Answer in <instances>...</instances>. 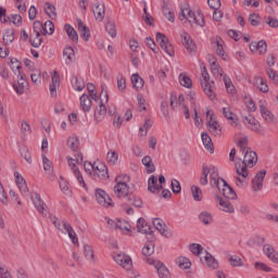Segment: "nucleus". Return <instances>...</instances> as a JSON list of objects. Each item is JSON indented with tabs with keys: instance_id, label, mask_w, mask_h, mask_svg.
<instances>
[{
	"instance_id": "nucleus-1",
	"label": "nucleus",
	"mask_w": 278,
	"mask_h": 278,
	"mask_svg": "<svg viewBox=\"0 0 278 278\" xmlns=\"http://www.w3.org/2000/svg\"><path fill=\"white\" fill-rule=\"evenodd\" d=\"M243 155L242 163L235 165L237 175L239 176L236 178V186H238V188H244L247 186L249 168H253V166L257 164V153L251 148H248Z\"/></svg>"
},
{
	"instance_id": "nucleus-2",
	"label": "nucleus",
	"mask_w": 278,
	"mask_h": 278,
	"mask_svg": "<svg viewBox=\"0 0 278 278\" xmlns=\"http://www.w3.org/2000/svg\"><path fill=\"white\" fill-rule=\"evenodd\" d=\"M180 21H188L190 25H198L199 27H205V17L201 10L198 11V14L192 12V9L188 4L181 7V13L179 14Z\"/></svg>"
},
{
	"instance_id": "nucleus-3",
	"label": "nucleus",
	"mask_w": 278,
	"mask_h": 278,
	"mask_svg": "<svg viewBox=\"0 0 278 278\" xmlns=\"http://www.w3.org/2000/svg\"><path fill=\"white\" fill-rule=\"evenodd\" d=\"M212 188H217L218 192L225 197V199L233 200L236 199V191L231 188L225 179L219 178L216 172L212 175Z\"/></svg>"
},
{
	"instance_id": "nucleus-4",
	"label": "nucleus",
	"mask_w": 278,
	"mask_h": 278,
	"mask_svg": "<svg viewBox=\"0 0 278 278\" xmlns=\"http://www.w3.org/2000/svg\"><path fill=\"white\" fill-rule=\"evenodd\" d=\"M49 220L52 223V225H54L56 229H59V231H61V233H67L73 244H77L79 242V240L77 239V233H75V230H73V227L68 222H60L58 217L53 215H49Z\"/></svg>"
},
{
	"instance_id": "nucleus-5",
	"label": "nucleus",
	"mask_w": 278,
	"mask_h": 278,
	"mask_svg": "<svg viewBox=\"0 0 278 278\" xmlns=\"http://www.w3.org/2000/svg\"><path fill=\"white\" fill-rule=\"evenodd\" d=\"M116 185L114 187V194L118 199H125V197H129V186H127V181H129V177L127 175L117 176L115 178Z\"/></svg>"
},
{
	"instance_id": "nucleus-6",
	"label": "nucleus",
	"mask_w": 278,
	"mask_h": 278,
	"mask_svg": "<svg viewBox=\"0 0 278 278\" xmlns=\"http://www.w3.org/2000/svg\"><path fill=\"white\" fill-rule=\"evenodd\" d=\"M201 75L203 78L201 80V86L204 90V93L206 94V97H208L211 101H214V99H216V93H214V88L212 86V84L214 83H210V73H207V68L203 67Z\"/></svg>"
},
{
	"instance_id": "nucleus-7",
	"label": "nucleus",
	"mask_w": 278,
	"mask_h": 278,
	"mask_svg": "<svg viewBox=\"0 0 278 278\" xmlns=\"http://www.w3.org/2000/svg\"><path fill=\"white\" fill-rule=\"evenodd\" d=\"M113 260L121 266V268H124V270H134V261H131V256L119 252L113 254Z\"/></svg>"
},
{
	"instance_id": "nucleus-8",
	"label": "nucleus",
	"mask_w": 278,
	"mask_h": 278,
	"mask_svg": "<svg viewBox=\"0 0 278 278\" xmlns=\"http://www.w3.org/2000/svg\"><path fill=\"white\" fill-rule=\"evenodd\" d=\"M92 179H102L105 181L106 179H110V173L108 172V166L105 163L101 161H96L93 163V174H92Z\"/></svg>"
},
{
	"instance_id": "nucleus-9",
	"label": "nucleus",
	"mask_w": 278,
	"mask_h": 278,
	"mask_svg": "<svg viewBox=\"0 0 278 278\" xmlns=\"http://www.w3.org/2000/svg\"><path fill=\"white\" fill-rule=\"evenodd\" d=\"M156 40L160 43V47L167 55H169V58H173L175 55V49L173 48V43L168 41V38L164 34L157 33Z\"/></svg>"
},
{
	"instance_id": "nucleus-10",
	"label": "nucleus",
	"mask_w": 278,
	"mask_h": 278,
	"mask_svg": "<svg viewBox=\"0 0 278 278\" xmlns=\"http://www.w3.org/2000/svg\"><path fill=\"white\" fill-rule=\"evenodd\" d=\"M214 173H216V175L218 177V168H216L215 166L203 165L202 174L200 177L201 186H207V176L208 175H210V185L212 186V175H214Z\"/></svg>"
},
{
	"instance_id": "nucleus-11",
	"label": "nucleus",
	"mask_w": 278,
	"mask_h": 278,
	"mask_svg": "<svg viewBox=\"0 0 278 278\" xmlns=\"http://www.w3.org/2000/svg\"><path fill=\"white\" fill-rule=\"evenodd\" d=\"M31 201H33L36 210H38L39 213H41L43 217L49 216V210L47 208V204L45 203V201H42V198H40V193L34 192L31 194Z\"/></svg>"
},
{
	"instance_id": "nucleus-12",
	"label": "nucleus",
	"mask_w": 278,
	"mask_h": 278,
	"mask_svg": "<svg viewBox=\"0 0 278 278\" xmlns=\"http://www.w3.org/2000/svg\"><path fill=\"white\" fill-rule=\"evenodd\" d=\"M96 199L102 207H112V198L103 189H96Z\"/></svg>"
},
{
	"instance_id": "nucleus-13",
	"label": "nucleus",
	"mask_w": 278,
	"mask_h": 278,
	"mask_svg": "<svg viewBox=\"0 0 278 278\" xmlns=\"http://www.w3.org/2000/svg\"><path fill=\"white\" fill-rule=\"evenodd\" d=\"M266 177V169H261L255 177L252 179V190L260 192L264 188V179Z\"/></svg>"
},
{
	"instance_id": "nucleus-14",
	"label": "nucleus",
	"mask_w": 278,
	"mask_h": 278,
	"mask_svg": "<svg viewBox=\"0 0 278 278\" xmlns=\"http://www.w3.org/2000/svg\"><path fill=\"white\" fill-rule=\"evenodd\" d=\"M207 129L212 136H215V138H220V136H223V128L220 127V124L214 119V115H211V119L207 122Z\"/></svg>"
},
{
	"instance_id": "nucleus-15",
	"label": "nucleus",
	"mask_w": 278,
	"mask_h": 278,
	"mask_svg": "<svg viewBox=\"0 0 278 278\" xmlns=\"http://www.w3.org/2000/svg\"><path fill=\"white\" fill-rule=\"evenodd\" d=\"M181 40L185 49H187L190 55H192V53H197V43H194L192 37H190L188 33L181 34Z\"/></svg>"
},
{
	"instance_id": "nucleus-16",
	"label": "nucleus",
	"mask_w": 278,
	"mask_h": 278,
	"mask_svg": "<svg viewBox=\"0 0 278 278\" xmlns=\"http://www.w3.org/2000/svg\"><path fill=\"white\" fill-rule=\"evenodd\" d=\"M137 229L139 233H146V236H150L151 240H155V237L152 235L151 226L147 223V220L140 217L137 222Z\"/></svg>"
},
{
	"instance_id": "nucleus-17",
	"label": "nucleus",
	"mask_w": 278,
	"mask_h": 278,
	"mask_svg": "<svg viewBox=\"0 0 278 278\" xmlns=\"http://www.w3.org/2000/svg\"><path fill=\"white\" fill-rule=\"evenodd\" d=\"M28 85L29 83H27V79L25 78V74H23V72H18L17 85H13L15 92L17 94H23V92H25V88H27Z\"/></svg>"
},
{
	"instance_id": "nucleus-18",
	"label": "nucleus",
	"mask_w": 278,
	"mask_h": 278,
	"mask_svg": "<svg viewBox=\"0 0 278 278\" xmlns=\"http://www.w3.org/2000/svg\"><path fill=\"white\" fill-rule=\"evenodd\" d=\"M68 166L72 168L78 184L83 186V188H86V181L84 180V176L81 175V172L77 168L75 165V160L71 156H67Z\"/></svg>"
},
{
	"instance_id": "nucleus-19",
	"label": "nucleus",
	"mask_w": 278,
	"mask_h": 278,
	"mask_svg": "<svg viewBox=\"0 0 278 278\" xmlns=\"http://www.w3.org/2000/svg\"><path fill=\"white\" fill-rule=\"evenodd\" d=\"M58 88H60V75L56 71L51 74L50 94L51 97H58Z\"/></svg>"
},
{
	"instance_id": "nucleus-20",
	"label": "nucleus",
	"mask_w": 278,
	"mask_h": 278,
	"mask_svg": "<svg viewBox=\"0 0 278 278\" xmlns=\"http://www.w3.org/2000/svg\"><path fill=\"white\" fill-rule=\"evenodd\" d=\"M14 178H15V184H16L18 190L23 194H27V192H29V189L27 188V181H25V178H23V175H21V173H18V172H15Z\"/></svg>"
},
{
	"instance_id": "nucleus-21",
	"label": "nucleus",
	"mask_w": 278,
	"mask_h": 278,
	"mask_svg": "<svg viewBox=\"0 0 278 278\" xmlns=\"http://www.w3.org/2000/svg\"><path fill=\"white\" fill-rule=\"evenodd\" d=\"M164 187L162 185L157 184V176L152 175L148 179V190L149 192H152L153 194H157L160 190H162Z\"/></svg>"
},
{
	"instance_id": "nucleus-22",
	"label": "nucleus",
	"mask_w": 278,
	"mask_h": 278,
	"mask_svg": "<svg viewBox=\"0 0 278 278\" xmlns=\"http://www.w3.org/2000/svg\"><path fill=\"white\" fill-rule=\"evenodd\" d=\"M108 114V108L103 102H100L99 106L94 111V121L96 123H102L105 119Z\"/></svg>"
},
{
	"instance_id": "nucleus-23",
	"label": "nucleus",
	"mask_w": 278,
	"mask_h": 278,
	"mask_svg": "<svg viewBox=\"0 0 278 278\" xmlns=\"http://www.w3.org/2000/svg\"><path fill=\"white\" fill-rule=\"evenodd\" d=\"M202 264H205L208 268H212L213 270H216L218 268V261L212 256V254L207 253L204 256L200 257Z\"/></svg>"
},
{
	"instance_id": "nucleus-24",
	"label": "nucleus",
	"mask_w": 278,
	"mask_h": 278,
	"mask_svg": "<svg viewBox=\"0 0 278 278\" xmlns=\"http://www.w3.org/2000/svg\"><path fill=\"white\" fill-rule=\"evenodd\" d=\"M76 23L81 38L85 42H88L90 40V28H88L80 18H77Z\"/></svg>"
},
{
	"instance_id": "nucleus-25",
	"label": "nucleus",
	"mask_w": 278,
	"mask_h": 278,
	"mask_svg": "<svg viewBox=\"0 0 278 278\" xmlns=\"http://www.w3.org/2000/svg\"><path fill=\"white\" fill-rule=\"evenodd\" d=\"M153 225L155 229L161 233V236H164L165 238H170V235L166 231V223H164V219L162 218H154Z\"/></svg>"
},
{
	"instance_id": "nucleus-26",
	"label": "nucleus",
	"mask_w": 278,
	"mask_h": 278,
	"mask_svg": "<svg viewBox=\"0 0 278 278\" xmlns=\"http://www.w3.org/2000/svg\"><path fill=\"white\" fill-rule=\"evenodd\" d=\"M263 252L268 257V260H271L274 264H278V252L275 253V248L270 244H265L263 247Z\"/></svg>"
},
{
	"instance_id": "nucleus-27",
	"label": "nucleus",
	"mask_w": 278,
	"mask_h": 278,
	"mask_svg": "<svg viewBox=\"0 0 278 278\" xmlns=\"http://www.w3.org/2000/svg\"><path fill=\"white\" fill-rule=\"evenodd\" d=\"M217 201L223 212H227L228 214H233L236 212L233 204H231L229 200H223L220 197H217Z\"/></svg>"
},
{
	"instance_id": "nucleus-28",
	"label": "nucleus",
	"mask_w": 278,
	"mask_h": 278,
	"mask_svg": "<svg viewBox=\"0 0 278 278\" xmlns=\"http://www.w3.org/2000/svg\"><path fill=\"white\" fill-rule=\"evenodd\" d=\"M253 86L257 88L261 92H268V84L264 81V78L262 76H255L253 79Z\"/></svg>"
},
{
	"instance_id": "nucleus-29",
	"label": "nucleus",
	"mask_w": 278,
	"mask_h": 278,
	"mask_svg": "<svg viewBox=\"0 0 278 278\" xmlns=\"http://www.w3.org/2000/svg\"><path fill=\"white\" fill-rule=\"evenodd\" d=\"M33 34H35V36H40L42 34V36H47V34H49V31H47V28H45V25H42V23H40V21H35L33 24Z\"/></svg>"
},
{
	"instance_id": "nucleus-30",
	"label": "nucleus",
	"mask_w": 278,
	"mask_h": 278,
	"mask_svg": "<svg viewBox=\"0 0 278 278\" xmlns=\"http://www.w3.org/2000/svg\"><path fill=\"white\" fill-rule=\"evenodd\" d=\"M201 138L205 150L214 153V143L212 142V137H210L207 132H202Z\"/></svg>"
},
{
	"instance_id": "nucleus-31",
	"label": "nucleus",
	"mask_w": 278,
	"mask_h": 278,
	"mask_svg": "<svg viewBox=\"0 0 278 278\" xmlns=\"http://www.w3.org/2000/svg\"><path fill=\"white\" fill-rule=\"evenodd\" d=\"M45 11L48 14L49 18H51L52 21H54V18H58V9L52 3L46 2Z\"/></svg>"
},
{
	"instance_id": "nucleus-32",
	"label": "nucleus",
	"mask_w": 278,
	"mask_h": 278,
	"mask_svg": "<svg viewBox=\"0 0 278 278\" xmlns=\"http://www.w3.org/2000/svg\"><path fill=\"white\" fill-rule=\"evenodd\" d=\"M244 125H248L249 129L252 131H260V123L255 121V117H244L243 118Z\"/></svg>"
},
{
	"instance_id": "nucleus-33",
	"label": "nucleus",
	"mask_w": 278,
	"mask_h": 278,
	"mask_svg": "<svg viewBox=\"0 0 278 278\" xmlns=\"http://www.w3.org/2000/svg\"><path fill=\"white\" fill-rule=\"evenodd\" d=\"M260 112L264 121H267L268 123H273L275 121V115L266 108L264 104L260 105Z\"/></svg>"
},
{
	"instance_id": "nucleus-34",
	"label": "nucleus",
	"mask_w": 278,
	"mask_h": 278,
	"mask_svg": "<svg viewBox=\"0 0 278 278\" xmlns=\"http://www.w3.org/2000/svg\"><path fill=\"white\" fill-rule=\"evenodd\" d=\"M228 263L233 268H242V266H244V262L238 255H230V256H228Z\"/></svg>"
},
{
	"instance_id": "nucleus-35",
	"label": "nucleus",
	"mask_w": 278,
	"mask_h": 278,
	"mask_svg": "<svg viewBox=\"0 0 278 278\" xmlns=\"http://www.w3.org/2000/svg\"><path fill=\"white\" fill-rule=\"evenodd\" d=\"M190 103L194 112V117H193L194 125L195 127H201V125H203V119L201 118V116H199V112L197 111V103H194V98L191 97Z\"/></svg>"
},
{
	"instance_id": "nucleus-36",
	"label": "nucleus",
	"mask_w": 278,
	"mask_h": 278,
	"mask_svg": "<svg viewBox=\"0 0 278 278\" xmlns=\"http://www.w3.org/2000/svg\"><path fill=\"white\" fill-rule=\"evenodd\" d=\"M80 108L85 112H89L92 108V101H90V97L88 94H83L80 97Z\"/></svg>"
},
{
	"instance_id": "nucleus-37",
	"label": "nucleus",
	"mask_w": 278,
	"mask_h": 278,
	"mask_svg": "<svg viewBox=\"0 0 278 278\" xmlns=\"http://www.w3.org/2000/svg\"><path fill=\"white\" fill-rule=\"evenodd\" d=\"M141 162L143 166H146L147 173H155V165L153 164V159H151V156H144Z\"/></svg>"
},
{
	"instance_id": "nucleus-38",
	"label": "nucleus",
	"mask_w": 278,
	"mask_h": 278,
	"mask_svg": "<svg viewBox=\"0 0 278 278\" xmlns=\"http://www.w3.org/2000/svg\"><path fill=\"white\" fill-rule=\"evenodd\" d=\"M199 218L204 225H212L214 223V215L207 211L200 213Z\"/></svg>"
},
{
	"instance_id": "nucleus-39",
	"label": "nucleus",
	"mask_w": 278,
	"mask_h": 278,
	"mask_svg": "<svg viewBox=\"0 0 278 278\" xmlns=\"http://www.w3.org/2000/svg\"><path fill=\"white\" fill-rule=\"evenodd\" d=\"M131 81H132V86H134V88H136V90H142V88H144V79H142V77H140V75L132 74Z\"/></svg>"
},
{
	"instance_id": "nucleus-40",
	"label": "nucleus",
	"mask_w": 278,
	"mask_h": 278,
	"mask_svg": "<svg viewBox=\"0 0 278 278\" xmlns=\"http://www.w3.org/2000/svg\"><path fill=\"white\" fill-rule=\"evenodd\" d=\"M220 41V38L216 39V41L214 42V49L217 55L222 58V60H227V53H225V49L223 48V43Z\"/></svg>"
},
{
	"instance_id": "nucleus-41",
	"label": "nucleus",
	"mask_w": 278,
	"mask_h": 278,
	"mask_svg": "<svg viewBox=\"0 0 278 278\" xmlns=\"http://www.w3.org/2000/svg\"><path fill=\"white\" fill-rule=\"evenodd\" d=\"M93 15L96 16L97 21H103V18H105V7L97 4L93 8Z\"/></svg>"
},
{
	"instance_id": "nucleus-42",
	"label": "nucleus",
	"mask_w": 278,
	"mask_h": 278,
	"mask_svg": "<svg viewBox=\"0 0 278 278\" xmlns=\"http://www.w3.org/2000/svg\"><path fill=\"white\" fill-rule=\"evenodd\" d=\"M155 268L160 278H170V271H168L164 264L157 263Z\"/></svg>"
},
{
	"instance_id": "nucleus-43",
	"label": "nucleus",
	"mask_w": 278,
	"mask_h": 278,
	"mask_svg": "<svg viewBox=\"0 0 278 278\" xmlns=\"http://www.w3.org/2000/svg\"><path fill=\"white\" fill-rule=\"evenodd\" d=\"M63 55L66 58V64H73L75 62V50L72 47H67L63 50Z\"/></svg>"
},
{
	"instance_id": "nucleus-44",
	"label": "nucleus",
	"mask_w": 278,
	"mask_h": 278,
	"mask_svg": "<svg viewBox=\"0 0 278 278\" xmlns=\"http://www.w3.org/2000/svg\"><path fill=\"white\" fill-rule=\"evenodd\" d=\"M84 255L88 262H96L94 250L89 244L84 245Z\"/></svg>"
},
{
	"instance_id": "nucleus-45",
	"label": "nucleus",
	"mask_w": 278,
	"mask_h": 278,
	"mask_svg": "<svg viewBox=\"0 0 278 278\" xmlns=\"http://www.w3.org/2000/svg\"><path fill=\"white\" fill-rule=\"evenodd\" d=\"M116 229H119L122 233H127L131 231V225H129L125 219H117Z\"/></svg>"
},
{
	"instance_id": "nucleus-46",
	"label": "nucleus",
	"mask_w": 278,
	"mask_h": 278,
	"mask_svg": "<svg viewBox=\"0 0 278 278\" xmlns=\"http://www.w3.org/2000/svg\"><path fill=\"white\" fill-rule=\"evenodd\" d=\"M65 31H66L70 40H73V42H77V40H79V35H77V30H75V28H73V26L66 24Z\"/></svg>"
},
{
	"instance_id": "nucleus-47",
	"label": "nucleus",
	"mask_w": 278,
	"mask_h": 278,
	"mask_svg": "<svg viewBox=\"0 0 278 278\" xmlns=\"http://www.w3.org/2000/svg\"><path fill=\"white\" fill-rule=\"evenodd\" d=\"M67 146L72 151L77 152L79 150V138L77 136H72L67 139Z\"/></svg>"
},
{
	"instance_id": "nucleus-48",
	"label": "nucleus",
	"mask_w": 278,
	"mask_h": 278,
	"mask_svg": "<svg viewBox=\"0 0 278 278\" xmlns=\"http://www.w3.org/2000/svg\"><path fill=\"white\" fill-rule=\"evenodd\" d=\"M106 162L110 166H115L116 162H118V153L116 151L110 150L106 154Z\"/></svg>"
},
{
	"instance_id": "nucleus-49",
	"label": "nucleus",
	"mask_w": 278,
	"mask_h": 278,
	"mask_svg": "<svg viewBox=\"0 0 278 278\" xmlns=\"http://www.w3.org/2000/svg\"><path fill=\"white\" fill-rule=\"evenodd\" d=\"M177 262H178L179 268H181L182 270H188V268L192 266V262H190L189 258L185 256H179Z\"/></svg>"
},
{
	"instance_id": "nucleus-50",
	"label": "nucleus",
	"mask_w": 278,
	"mask_h": 278,
	"mask_svg": "<svg viewBox=\"0 0 278 278\" xmlns=\"http://www.w3.org/2000/svg\"><path fill=\"white\" fill-rule=\"evenodd\" d=\"M13 40H14V29L9 28L3 34V42L4 45H12Z\"/></svg>"
},
{
	"instance_id": "nucleus-51",
	"label": "nucleus",
	"mask_w": 278,
	"mask_h": 278,
	"mask_svg": "<svg viewBox=\"0 0 278 278\" xmlns=\"http://www.w3.org/2000/svg\"><path fill=\"white\" fill-rule=\"evenodd\" d=\"M211 71L215 77H223V70H220V65L216 61H211Z\"/></svg>"
},
{
	"instance_id": "nucleus-52",
	"label": "nucleus",
	"mask_w": 278,
	"mask_h": 278,
	"mask_svg": "<svg viewBox=\"0 0 278 278\" xmlns=\"http://www.w3.org/2000/svg\"><path fill=\"white\" fill-rule=\"evenodd\" d=\"M191 194H192L194 201L203 200V191H201V188H199L197 186L191 187Z\"/></svg>"
},
{
	"instance_id": "nucleus-53",
	"label": "nucleus",
	"mask_w": 278,
	"mask_h": 278,
	"mask_svg": "<svg viewBox=\"0 0 278 278\" xmlns=\"http://www.w3.org/2000/svg\"><path fill=\"white\" fill-rule=\"evenodd\" d=\"M223 114L227 121H232V125L237 126L238 124L236 123V114L231 112V109L229 108H224L223 109Z\"/></svg>"
},
{
	"instance_id": "nucleus-54",
	"label": "nucleus",
	"mask_w": 278,
	"mask_h": 278,
	"mask_svg": "<svg viewBox=\"0 0 278 278\" xmlns=\"http://www.w3.org/2000/svg\"><path fill=\"white\" fill-rule=\"evenodd\" d=\"M179 81L180 85L184 86V88H192V78H190V76L180 74Z\"/></svg>"
},
{
	"instance_id": "nucleus-55",
	"label": "nucleus",
	"mask_w": 278,
	"mask_h": 278,
	"mask_svg": "<svg viewBox=\"0 0 278 278\" xmlns=\"http://www.w3.org/2000/svg\"><path fill=\"white\" fill-rule=\"evenodd\" d=\"M105 30L111 38H116V24L114 22H108L105 24Z\"/></svg>"
},
{
	"instance_id": "nucleus-56",
	"label": "nucleus",
	"mask_w": 278,
	"mask_h": 278,
	"mask_svg": "<svg viewBox=\"0 0 278 278\" xmlns=\"http://www.w3.org/2000/svg\"><path fill=\"white\" fill-rule=\"evenodd\" d=\"M224 84L227 92L233 94V92L236 91V87L233 86V83H231V78H229L227 75H224Z\"/></svg>"
},
{
	"instance_id": "nucleus-57",
	"label": "nucleus",
	"mask_w": 278,
	"mask_h": 278,
	"mask_svg": "<svg viewBox=\"0 0 278 278\" xmlns=\"http://www.w3.org/2000/svg\"><path fill=\"white\" fill-rule=\"evenodd\" d=\"M155 252V245L153 243H148L143 247L142 253L146 257H150Z\"/></svg>"
},
{
	"instance_id": "nucleus-58",
	"label": "nucleus",
	"mask_w": 278,
	"mask_h": 278,
	"mask_svg": "<svg viewBox=\"0 0 278 278\" xmlns=\"http://www.w3.org/2000/svg\"><path fill=\"white\" fill-rule=\"evenodd\" d=\"M30 45L35 49H38L40 45H42V39L40 36H36V34L30 35Z\"/></svg>"
},
{
	"instance_id": "nucleus-59",
	"label": "nucleus",
	"mask_w": 278,
	"mask_h": 278,
	"mask_svg": "<svg viewBox=\"0 0 278 278\" xmlns=\"http://www.w3.org/2000/svg\"><path fill=\"white\" fill-rule=\"evenodd\" d=\"M163 14L169 23H175V13L168 7L163 8Z\"/></svg>"
},
{
	"instance_id": "nucleus-60",
	"label": "nucleus",
	"mask_w": 278,
	"mask_h": 278,
	"mask_svg": "<svg viewBox=\"0 0 278 278\" xmlns=\"http://www.w3.org/2000/svg\"><path fill=\"white\" fill-rule=\"evenodd\" d=\"M43 170L51 173L53 170V163L46 155H42Z\"/></svg>"
},
{
	"instance_id": "nucleus-61",
	"label": "nucleus",
	"mask_w": 278,
	"mask_h": 278,
	"mask_svg": "<svg viewBox=\"0 0 278 278\" xmlns=\"http://www.w3.org/2000/svg\"><path fill=\"white\" fill-rule=\"evenodd\" d=\"M266 74L268 75L269 79H271L273 84L278 86V74H277V72L269 67V68L266 70Z\"/></svg>"
},
{
	"instance_id": "nucleus-62",
	"label": "nucleus",
	"mask_w": 278,
	"mask_h": 278,
	"mask_svg": "<svg viewBox=\"0 0 278 278\" xmlns=\"http://www.w3.org/2000/svg\"><path fill=\"white\" fill-rule=\"evenodd\" d=\"M59 186L63 194H71V189H68V182L64 178L61 177Z\"/></svg>"
},
{
	"instance_id": "nucleus-63",
	"label": "nucleus",
	"mask_w": 278,
	"mask_h": 278,
	"mask_svg": "<svg viewBox=\"0 0 278 278\" xmlns=\"http://www.w3.org/2000/svg\"><path fill=\"white\" fill-rule=\"evenodd\" d=\"M189 249L193 255H201L203 251V245L199 243H192L189 245Z\"/></svg>"
},
{
	"instance_id": "nucleus-64",
	"label": "nucleus",
	"mask_w": 278,
	"mask_h": 278,
	"mask_svg": "<svg viewBox=\"0 0 278 278\" xmlns=\"http://www.w3.org/2000/svg\"><path fill=\"white\" fill-rule=\"evenodd\" d=\"M10 68L11 71H18L21 73V61L17 59H11L10 61Z\"/></svg>"
}]
</instances>
